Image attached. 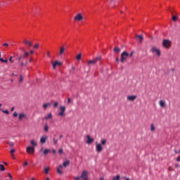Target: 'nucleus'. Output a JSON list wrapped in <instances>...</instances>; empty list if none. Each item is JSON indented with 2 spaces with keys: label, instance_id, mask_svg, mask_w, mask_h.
Returning <instances> with one entry per match:
<instances>
[{
  "label": "nucleus",
  "instance_id": "nucleus-1",
  "mask_svg": "<svg viewBox=\"0 0 180 180\" xmlns=\"http://www.w3.org/2000/svg\"><path fill=\"white\" fill-rule=\"evenodd\" d=\"M101 143H98V142H96V153H102L103 150V146H106V143H108V140L103 139L101 141Z\"/></svg>",
  "mask_w": 180,
  "mask_h": 180
},
{
  "label": "nucleus",
  "instance_id": "nucleus-2",
  "mask_svg": "<svg viewBox=\"0 0 180 180\" xmlns=\"http://www.w3.org/2000/svg\"><path fill=\"white\" fill-rule=\"evenodd\" d=\"M127 58H129V53H127V51H124L121 53L120 61L123 63Z\"/></svg>",
  "mask_w": 180,
  "mask_h": 180
},
{
  "label": "nucleus",
  "instance_id": "nucleus-3",
  "mask_svg": "<svg viewBox=\"0 0 180 180\" xmlns=\"http://www.w3.org/2000/svg\"><path fill=\"white\" fill-rule=\"evenodd\" d=\"M58 116H60V117H64L65 116V106L60 105L58 109Z\"/></svg>",
  "mask_w": 180,
  "mask_h": 180
},
{
  "label": "nucleus",
  "instance_id": "nucleus-4",
  "mask_svg": "<svg viewBox=\"0 0 180 180\" xmlns=\"http://www.w3.org/2000/svg\"><path fill=\"white\" fill-rule=\"evenodd\" d=\"M101 58H102L101 56H98L93 60H90L87 61V65H95V64H96L98 61H101Z\"/></svg>",
  "mask_w": 180,
  "mask_h": 180
},
{
  "label": "nucleus",
  "instance_id": "nucleus-5",
  "mask_svg": "<svg viewBox=\"0 0 180 180\" xmlns=\"http://www.w3.org/2000/svg\"><path fill=\"white\" fill-rule=\"evenodd\" d=\"M151 53L153 54L155 53L158 57L161 56V51L160 49L157 48L156 46H153L152 49H150Z\"/></svg>",
  "mask_w": 180,
  "mask_h": 180
},
{
  "label": "nucleus",
  "instance_id": "nucleus-6",
  "mask_svg": "<svg viewBox=\"0 0 180 180\" xmlns=\"http://www.w3.org/2000/svg\"><path fill=\"white\" fill-rule=\"evenodd\" d=\"M74 20L75 22H82L84 20V15L82 13H79L74 17Z\"/></svg>",
  "mask_w": 180,
  "mask_h": 180
},
{
  "label": "nucleus",
  "instance_id": "nucleus-7",
  "mask_svg": "<svg viewBox=\"0 0 180 180\" xmlns=\"http://www.w3.org/2000/svg\"><path fill=\"white\" fill-rule=\"evenodd\" d=\"M172 42L169 39H164L162 41V46L165 49H171Z\"/></svg>",
  "mask_w": 180,
  "mask_h": 180
},
{
  "label": "nucleus",
  "instance_id": "nucleus-8",
  "mask_svg": "<svg viewBox=\"0 0 180 180\" xmlns=\"http://www.w3.org/2000/svg\"><path fill=\"white\" fill-rule=\"evenodd\" d=\"M89 175V172L86 171V170H84L82 172V174L80 176L81 179L82 180H88L89 177L88 176Z\"/></svg>",
  "mask_w": 180,
  "mask_h": 180
},
{
  "label": "nucleus",
  "instance_id": "nucleus-9",
  "mask_svg": "<svg viewBox=\"0 0 180 180\" xmlns=\"http://www.w3.org/2000/svg\"><path fill=\"white\" fill-rule=\"evenodd\" d=\"M26 151H27V154H30V155H33V154H34V146H27L26 148Z\"/></svg>",
  "mask_w": 180,
  "mask_h": 180
},
{
  "label": "nucleus",
  "instance_id": "nucleus-10",
  "mask_svg": "<svg viewBox=\"0 0 180 180\" xmlns=\"http://www.w3.org/2000/svg\"><path fill=\"white\" fill-rule=\"evenodd\" d=\"M30 54H34V51L30 50V52L27 51H24V58H27V57H30Z\"/></svg>",
  "mask_w": 180,
  "mask_h": 180
},
{
  "label": "nucleus",
  "instance_id": "nucleus-11",
  "mask_svg": "<svg viewBox=\"0 0 180 180\" xmlns=\"http://www.w3.org/2000/svg\"><path fill=\"white\" fill-rule=\"evenodd\" d=\"M51 64H52V65H53V70H56V68H57V65L59 66V67L61 66V65H63V63H60V62H58V60H56V61H55L54 63H53V62H51Z\"/></svg>",
  "mask_w": 180,
  "mask_h": 180
},
{
  "label": "nucleus",
  "instance_id": "nucleus-12",
  "mask_svg": "<svg viewBox=\"0 0 180 180\" xmlns=\"http://www.w3.org/2000/svg\"><path fill=\"white\" fill-rule=\"evenodd\" d=\"M127 101H129V102H134V101H136V99H137V96H128L127 97Z\"/></svg>",
  "mask_w": 180,
  "mask_h": 180
},
{
  "label": "nucleus",
  "instance_id": "nucleus-13",
  "mask_svg": "<svg viewBox=\"0 0 180 180\" xmlns=\"http://www.w3.org/2000/svg\"><path fill=\"white\" fill-rule=\"evenodd\" d=\"M86 139H87V140H86L87 144H92L94 141V138H91V136H89V135L86 136Z\"/></svg>",
  "mask_w": 180,
  "mask_h": 180
},
{
  "label": "nucleus",
  "instance_id": "nucleus-14",
  "mask_svg": "<svg viewBox=\"0 0 180 180\" xmlns=\"http://www.w3.org/2000/svg\"><path fill=\"white\" fill-rule=\"evenodd\" d=\"M47 139H48L47 136L46 135L42 136L40 139V143L41 144L46 143V141H47Z\"/></svg>",
  "mask_w": 180,
  "mask_h": 180
},
{
  "label": "nucleus",
  "instance_id": "nucleus-15",
  "mask_svg": "<svg viewBox=\"0 0 180 180\" xmlns=\"http://www.w3.org/2000/svg\"><path fill=\"white\" fill-rule=\"evenodd\" d=\"M63 165H59L58 167H57V172L58 174H59V175H63Z\"/></svg>",
  "mask_w": 180,
  "mask_h": 180
},
{
  "label": "nucleus",
  "instance_id": "nucleus-16",
  "mask_svg": "<svg viewBox=\"0 0 180 180\" xmlns=\"http://www.w3.org/2000/svg\"><path fill=\"white\" fill-rule=\"evenodd\" d=\"M23 44H25V46L27 47H32V46H33V43L27 40H24Z\"/></svg>",
  "mask_w": 180,
  "mask_h": 180
},
{
  "label": "nucleus",
  "instance_id": "nucleus-17",
  "mask_svg": "<svg viewBox=\"0 0 180 180\" xmlns=\"http://www.w3.org/2000/svg\"><path fill=\"white\" fill-rule=\"evenodd\" d=\"M65 51V46H60L59 49V56H63Z\"/></svg>",
  "mask_w": 180,
  "mask_h": 180
},
{
  "label": "nucleus",
  "instance_id": "nucleus-18",
  "mask_svg": "<svg viewBox=\"0 0 180 180\" xmlns=\"http://www.w3.org/2000/svg\"><path fill=\"white\" fill-rule=\"evenodd\" d=\"M30 144L31 146H30V147H34H34H37V142L34 139L31 140Z\"/></svg>",
  "mask_w": 180,
  "mask_h": 180
},
{
  "label": "nucleus",
  "instance_id": "nucleus-19",
  "mask_svg": "<svg viewBox=\"0 0 180 180\" xmlns=\"http://www.w3.org/2000/svg\"><path fill=\"white\" fill-rule=\"evenodd\" d=\"M159 104H160V106H161L162 108H167V103H165V101L162 100H160L159 101Z\"/></svg>",
  "mask_w": 180,
  "mask_h": 180
},
{
  "label": "nucleus",
  "instance_id": "nucleus-20",
  "mask_svg": "<svg viewBox=\"0 0 180 180\" xmlns=\"http://www.w3.org/2000/svg\"><path fill=\"white\" fill-rule=\"evenodd\" d=\"M49 106H51V103H47L43 104L42 108H43L44 110H46V109H47Z\"/></svg>",
  "mask_w": 180,
  "mask_h": 180
},
{
  "label": "nucleus",
  "instance_id": "nucleus-21",
  "mask_svg": "<svg viewBox=\"0 0 180 180\" xmlns=\"http://www.w3.org/2000/svg\"><path fill=\"white\" fill-rule=\"evenodd\" d=\"M114 53H116L117 54H119L120 53V48L115 46L114 48Z\"/></svg>",
  "mask_w": 180,
  "mask_h": 180
},
{
  "label": "nucleus",
  "instance_id": "nucleus-22",
  "mask_svg": "<svg viewBox=\"0 0 180 180\" xmlns=\"http://www.w3.org/2000/svg\"><path fill=\"white\" fill-rule=\"evenodd\" d=\"M81 58H82V53H79L77 56H76V60L77 61H81Z\"/></svg>",
  "mask_w": 180,
  "mask_h": 180
},
{
  "label": "nucleus",
  "instance_id": "nucleus-23",
  "mask_svg": "<svg viewBox=\"0 0 180 180\" xmlns=\"http://www.w3.org/2000/svg\"><path fill=\"white\" fill-rule=\"evenodd\" d=\"M45 120H49V119H53V115L51 113L48 114V116L44 117Z\"/></svg>",
  "mask_w": 180,
  "mask_h": 180
},
{
  "label": "nucleus",
  "instance_id": "nucleus-24",
  "mask_svg": "<svg viewBox=\"0 0 180 180\" xmlns=\"http://www.w3.org/2000/svg\"><path fill=\"white\" fill-rule=\"evenodd\" d=\"M70 165V160H66L63 162V167L65 168Z\"/></svg>",
  "mask_w": 180,
  "mask_h": 180
},
{
  "label": "nucleus",
  "instance_id": "nucleus-25",
  "mask_svg": "<svg viewBox=\"0 0 180 180\" xmlns=\"http://www.w3.org/2000/svg\"><path fill=\"white\" fill-rule=\"evenodd\" d=\"M50 151H51L50 149H45L43 153L44 155H47V154H49Z\"/></svg>",
  "mask_w": 180,
  "mask_h": 180
},
{
  "label": "nucleus",
  "instance_id": "nucleus-26",
  "mask_svg": "<svg viewBox=\"0 0 180 180\" xmlns=\"http://www.w3.org/2000/svg\"><path fill=\"white\" fill-rule=\"evenodd\" d=\"M150 131H155V127L154 126V124H150Z\"/></svg>",
  "mask_w": 180,
  "mask_h": 180
},
{
  "label": "nucleus",
  "instance_id": "nucleus-27",
  "mask_svg": "<svg viewBox=\"0 0 180 180\" xmlns=\"http://www.w3.org/2000/svg\"><path fill=\"white\" fill-rule=\"evenodd\" d=\"M136 37H138V39H139L140 43H141V41H143V37L142 35H136Z\"/></svg>",
  "mask_w": 180,
  "mask_h": 180
},
{
  "label": "nucleus",
  "instance_id": "nucleus-28",
  "mask_svg": "<svg viewBox=\"0 0 180 180\" xmlns=\"http://www.w3.org/2000/svg\"><path fill=\"white\" fill-rule=\"evenodd\" d=\"M44 131H46V133H47L49 131V125H47V124H45V126L44 127Z\"/></svg>",
  "mask_w": 180,
  "mask_h": 180
},
{
  "label": "nucleus",
  "instance_id": "nucleus-29",
  "mask_svg": "<svg viewBox=\"0 0 180 180\" xmlns=\"http://www.w3.org/2000/svg\"><path fill=\"white\" fill-rule=\"evenodd\" d=\"M172 19L173 22H176V20H178V17L176 15H173Z\"/></svg>",
  "mask_w": 180,
  "mask_h": 180
},
{
  "label": "nucleus",
  "instance_id": "nucleus-30",
  "mask_svg": "<svg viewBox=\"0 0 180 180\" xmlns=\"http://www.w3.org/2000/svg\"><path fill=\"white\" fill-rule=\"evenodd\" d=\"M112 180H120V176L117 175L116 176H113Z\"/></svg>",
  "mask_w": 180,
  "mask_h": 180
},
{
  "label": "nucleus",
  "instance_id": "nucleus-31",
  "mask_svg": "<svg viewBox=\"0 0 180 180\" xmlns=\"http://www.w3.org/2000/svg\"><path fill=\"white\" fill-rule=\"evenodd\" d=\"M49 171H50V168L46 167L44 170V172H45V174H49Z\"/></svg>",
  "mask_w": 180,
  "mask_h": 180
},
{
  "label": "nucleus",
  "instance_id": "nucleus-32",
  "mask_svg": "<svg viewBox=\"0 0 180 180\" xmlns=\"http://www.w3.org/2000/svg\"><path fill=\"white\" fill-rule=\"evenodd\" d=\"M0 169L1 171H5V166H4V165H0Z\"/></svg>",
  "mask_w": 180,
  "mask_h": 180
},
{
  "label": "nucleus",
  "instance_id": "nucleus-33",
  "mask_svg": "<svg viewBox=\"0 0 180 180\" xmlns=\"http://www.w3.org/2000/svg\"><path fill=\"white\" fill-rule=\"evenodd\" d=\"M53 108L56 109V108H58V102H55L53 104Z\"/></svg>",
  "mask_w": 180,
  "mask_h": 180
},
{
  "label": "nucleus",
  "instance_id": "nucleus-34",
  "mask_svg": "<svg viewBox=\"0 0 180 180\" xmlns=\"http://www.w3.org/2000/svg\"><path fill=\"white\" fill-rule=\"evenodd\" d=\"M39 47H40V44H36L34 46V49H39Z\"/></svg>",
  "mask_w": 180,
  "mask_h": 180
},
{
  "label": "nucleus",
  "instance_id": "nucleus-35",
  "mask_svg": "<svg viewBox=\"0 0 180 180\" xmlns=\"http://www.w3.org/2000/svg\"><path fill=\"white\" fill-rule=\"evenodd\" d=\"M3 113H5L6 115H9V111H8L7 110H2Z\"/></svg>",
  "mask_w": 180,
  "mask_h": 180
},
{
  "label": "nucleus",
  "instance_id": "nucleus-36",
  "mask_svg": "<svg viewBox=\"0 0 180 180\" xmlns=\"http://www.w3.org/2000/svg\"><path fill=\"white\" fill-rule=\"evenodd\" d=\"M133 54H134V51H132L129 54V57H133Z\"/></svg>",
  "mask_w": 180,
  "mask_h": 180
},
{
  "label": "nucleus",
  "instance_id": "nucleus-37",
  "mask_svg": "<svg viewBox=\"0 0 180 180\" xmlns=\"http://www.w3.org/2000/svg\"><path fill=\"white\" fill-rule=\"evenodd\" d=\"M58 153H59V154H63V148H60L58 150Z\"/></svg>",
  "mask_w": 180,
  "mask_h": 180
},
{
  "label": "nucleus",
  "instance_id": "nucleus-38",
  "mask_svg": "<svg viewBox=\"0 0 180 180\" xmlns=\"http://www.w3.org/2000/svg\"><path fill=\"white\" fill-rule=\"evenodd\" d=\"M8 144H9V146L11 147H13V146H15V143H12V142H10V143H8Z\"/></svg>",
  "mask_w": 180,
  "mask_h": 180
},
{
  "label": "nucleus",
  "instance_id": "nucleus-39",
  "mask_svg": "<svg viewBox=\"0 0 180 180\" xmlns=\"http://www.w3.org/2000/svg\"><path fill=\"white\" fill-rule=\"evenodd\" d=\"M19 119H20V120H22V119H23V114H20L19 115Z\"/></svg>",
  "mask_w": 180,
  "mask_h": 180
},
{
  "label": "nucleus",
  "instance_id": "nucleus-40",
  "mask_svg": "<svg viewBox=\"0 0 180 180\" xmlns=\"http://www.w3.org/2000/svg\"><path fill=\"white\" fill-rule=\"evenodd\" d=\"M81 179V176L79 177V176H75L74 177V179L75 180H79Z\"/></svg>",
  "mask_w": 180,
  "mask_h": 180
},
{
  "label": "nucleus",
  "instance_id": "nucleus-41",
  "mask_svg": "<svg viewBox=\"0 0 180 180\" xmlns=\"http://www.w3.org/2000/svg\"><path fill=\"white\" fill-rule=\"evenodd\" d=\"M30 63H33V57L30 56Z\"/></svg>",
  "mask_w": 180,
  "mask_h": 180
},
{
  "label": "nucleus",
  "instance_id": "nucleus-42",
  "mask_svg": "<svg viewBox=\"0 0 180 180\" xmlns=\"http://www.w3.org/2000/svg\"><path fill=\"white\" fill-rule=\"evenodd\" d=\"M13 117H18V112H15L13 114Z\"/></svg>",
  "mask_w": 180,
  "mask_h": 180
},
{
  "label": "nucleus",
  "instance_id": "nucleus-43",
  "mask_svg": "<svg viewBox=\"0 0 180 180\" xmlns=\"http://www.w3.org/2000/svg\"><path fill=\"white\" fill-rule=\"evenodd\" d=\"M46 56H47L48 58L51 57L50 51L46 52Z\"/></svg>",
  "mask_w": 180,
  "mask_h": 180
},
{
  "label": "nucleus",
  "instance_id": "nucleus-44",
  "mask_svg": "<svg viewBox=\"0 0 180 180\" xmlns=\"http://www.w3.org/2000/svg\"><path fill=\"white\" fill-rule=\"evenodd\" d=\"M15 149H11V150H10V153H11V154L12 155V154H13L14 153H15Z\"/></svg>",
  "mask_w": 180,
  "mask_h": 180
},
{
  "label": "nucleus",
  "instance_id": "nucleus-45",
  "mask_svg": "<svg viewBox=\"0 0 180 180\" xmlns=\"http://www.w3.org/2000/svg\"><path fill=\"white\" fill-rule=\"evenodd\" d=\"M3 46H4L5 47H9V44L5 43V44H4Z\"/></svg>",
  "mask_w": 180,
  "mask_h": 180
},
{
  "label": "nucleus",
  "instance_id": "nucleus-46",
  "mask_svg": "<svg viewBox=\"0 0 180 180\" xmlns=\"http://www.w3.org/2000/svg\"><path fill=\"white\" fill-rule=\"evenodd\" d=\"M72 101L71 98H68V103H71Z\"/></svg>",
  "mask_w": 180,
  "mask_h": 180
},
{
  "label": "nucleus",
  "instance_id": "nucleus-47",
  "mask_svg": "<svg viewBox=\"0 0 180 180\" xmlns=\"http://www.w3.org/2000/svg\"><path fill=\"white\" fill-rule=\"evenodd\" d=\"M176 161L179 162L180 161V156H178L176 159Z\"/></svg>",
  "mask_w": 180,
  "mask_h": 180
},
{
  "label": "nucleus",
  "instance_id": "nucleus-48",
  "mask_svg": "<svg viewBox=\"0 0 180 180\" xmlns=\"http://www.w3.org/2000/svg\"><path fill=\"white\" fill-rule=\"evenodd\" d=\"M169 171H174V168H172V167H169Z\"/></svg>",
  "mask_w": 180,
  "mask_h": 180
},
{
  "label": "nucleus",
  "instance_id": "nucleus-49",
  "mask_svg": "<svg viewBox=\"0 0 180 180\" xmlns=\"http://www.w3.org/2000/svg\"><path fill=\"white\" fill-rule=\"evenodd\" d=\"M9 61L11 62V63H13V60H12V56L10 57Z\"/></svg>",
  "mask_w": 180,
  "mask_h": 180
},
{
  "label": "nucleus",
  "instance_id": "nucleus-50",
  "mask_svg": "<svg viewBox=\"0 0 180 180\" xmlns=\"http://www.w3.org/2000/svg\"><path fill=\"white\" fill-rule=\"evenodd\" d=\"M57 143H58V141L56 139H53V143L56 145V144H57Z\"/></svg>",
  "mask_w": 180,
  "mask_h": 180
},
{
  "label": "nucleus",
  "instance_id": "nucleus-51",
  "mask_svg": "<svg viewBox=\"0 0 180 180\" xmlns=\"http://www.w3.org/2000/svg\"><path fill=\"white\" fill-rule=\"evenodd\" d=\"M8 176H9L10 179L12 180V174H11L10 173H8Z\"/></svg>",
  "mask_w": 180,
  "mask_h": 180
},
{
  "label": "nucleus",
  "instance_id": "nucleus-52",
  "mask_svg": "<svg viewBox=\"0 0 180 180\" xmlns=\"http://www.w3.org/2000/svg\"><path fill=\"white\" fill-rule=\"evenodd\" d=\"M174 167H175V168H179V165L175 164V165H174Z\"/></svg>",
  "mask_w": 180,
  "mask_h": 180
},
{
  "label": "nucleus",
  "instance_id": "nucleus-53",
  "mask_svg": "<svg viewBox=\"0 0 180 180\" xmlns=\"http://www.w3.org/2000/svg\"><path fill=\"white\" fill-rule=\"evenodd\" d=\"M52 153H53V154H56V153H57V151H56V150L53 149V150H52Z\"/></svg>",
  "mask_w": 180,
  "mask_h": 180
},
{
  "label": "nucleus",
  "instance_id": "nucleus-54",
  "mask_svg": "<svg viewBox=\"0 0 180 180\" xmlns=\"http://www.w3.org/2000/svg\"><path fill=\"white\" fill-rule=\"evenodd\" d=\"M23 118H24V119H27V115H26L24 114V115H23Z\"/></svg>",
  "mask_w": 180,
  "mask_h": 180
},
{
  "label": "nucleus",
  "instance_id": "nucleus-55",
  "mask_svg": "<svg viewBox=\"0 0 180 180\" xmlns=\"http://www.w3.org/2000/svg\"><path fill=\"white\" fill-rule=\"evenodd\" d=\"M11 157H12V159H13V160H15V155L11 154Z\"/></svg>",
  "mask_w": 180,
  "mask_h": 180
},
{
  "label": "nucleus",
  "instance_id": "nucleus-56",
  "mask_svg": "<svg viewBox=\"0 0 180 180\" xmlns=\"http://www.w3.org/2000/svg\"><path fill=\"white\" fill-rule=\"evenodd\" d=\"M13 110H15V107H13V108H11V112H13Z\"/></svg>",
  "mask_w": 180,
  "mask_h": 180
},
{
  "label": "nucleus",
  "instance_id": "nucleus-57",
  "mask_svg": "<svg viewBox=\"0 0 180 180\" xmlns=\"http://www.w3.org/2000/svg\"><path fill=\"white\" fill-rule=\"evenodd\" d=\"M4 60H4V58H0V61H1V63H4Z\"/></svg>",
  "mask_w": 180,
  "mask_h": 180
},
{
  "label": "nucleus",
  "instance_id": "nucleus-58",
  "mask_svg": "<svg viewBox=\"0 0 180 180\" xmlns=\"http://www.w3.org/2000/svg\"><path fill=\"white\" fill-rule=\"evenodd\" d=\"M116 61H117V63H119V58H116Z\"/></svg>",
  "mask_w": 180,
  "mask_h": 180
},
{
  "label": "nucleus",
  "instance_id": "nucleus-59",
  "mask_svg": "<svg viewBox=\"0 0 180 180\" xmlns=\"http://www.w3.org/2000/svg\"><path fill=\"white\" fill-rule=\"evenodd\" d=\"M23 78L21 77L20 79V82H22Z\"/></svg>",
  "mask_w": 180,
  "mask_h": 180
},
{
  "label": "nucleus",
  "instance_id": "nucleus-60",
  "mask_svg": "<svg viewBox=\"0 0 180 180\" xmlns=\"http://www.w3.org/2000/svg\"><path fill=\"white\" fill-rule=\"evenodd\" d=\"M44 150V148H41V149L40 150L41 152H42Z\"/></svg>",
  "mask_w": 180,
  "mask_h": 180
},
{
  "label": "nucleus",
  "instance_id": "nucleus-61",
  "mask_svg": "<svg viewBox=\"0 0 180 180\" xmlns=\"http://www.w3.org/2000/svg\"><path fill=\"white\" fill-rule=\"evenodd\" d=\"M24 165H27V162H25L24 163Z\"/></svg>",
  "mask_w": 180,
  "mask_h": 180
},
{
  "label": "nucleus",
  "instance_id": "nucleus-62",
  "mask_svg": "<svg viewBox=\"0 0 180 180\" xmlns=\"http://www.w3.org/2000/svg\"><path fill=\"white\" fill-rule=\"evenodd\" d=\"M4 63H8V60H4Z\"/></svg>",
  "mask_w": 180,
  "mask_h": 180
},
{
  "label": "nucleus",
  "instance_id": "nucleus-63",
  "mask_svg": "<svg viewBox=\"0 0 180 180\" xmlns=\"http://www.w3.org/2000/svg\"><path fill=\"white\" fill-rule=\"evenodd\" d=\"M100 180H104L103 177H101V178L100 179Z\"/></svg>",
  "mask_w": 180,
  "mask_h": 180
},
{
  "label": "nucleus",
  "instance_id": "nucleus-64",
  "mask_svg": "<svg viewBox=\"0 0 180 180\" xmlns=\"http://www.w3.org/2000/svg\"><path fill=\"white\" fill-rule=\"evenodd\" d=\"M46 180H50V179L49 177H47Z\"/></svg>",
  "mask_w": 180,
  "mask_h": 180
}]
</instances>
